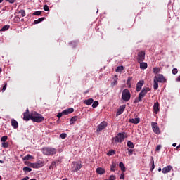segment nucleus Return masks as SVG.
<instances>
[{"mask_svg": "<svg viewBox=\"0 0 180 180\" xmlns=\"http://www.w3.org/2000/svg\"><path fill=\"white\" fill-rule=\"evenodd\" d=\"M176 148V150H179V148H180V145L177 146V147Z\"/></svg>", "mask_w": 180, "mask_h": 180, "instance_id": "13d9d810", "label": "nucleus"}, {"mask_svg": "<svg viewBox=\"0 0 180 180\" xmlns=\"http://www.w3.org/2000/svg\"><path fill=\"white\" fill-rule=\"evenodd\" d=\"M119 167L120 168H121V171H122V172H126V167L124 166V164H123V162H120L119 164Z\"/></svg>", "mask_w": 180, "mask_h": 180, "instance_id": "b1692460", "label": "nucleus"}, {"mask_svg": "<svg viewBox=\"0 0 180 180\" xmlns=\"http://www.w3.org/2000/svg\"><path fill=\"white\" fill-rule=\"evenodd\" d=\"M8 140V136H4L1 138V142L5 143Z\"/></svg>", "mask_w": 180, "mask_h": 180, "instance_id": "72a5a7b5", "label": "nucleus"}, {"mask_svg": "<svg viewBox=\"0 0 180 180\" xmlns=\"http://www.w3.org/2000/svg\"><path fill=\"white\" fill-rule=\"evenodd\" d=\"M85 94H88V91H86Z\"/></svg>", "mask_w": 180, "mask_h": 180, "instance_id": "338daca9", "label": "nucleus"}, {"mask_svg": "<svg viewBox=\"0 0 180 180\" xmlns=\"http://www.w3.org/2000/svg\"><path fill=\"white\" fill-rule=\"evenodd\" d=\"M63 115H65L64 113H63V111L61 112H58V115H57V117L58 119H60V117H63Z\"/></svg>", "mask_w": 180, "mask_h": 180, "instance_id": "49530a36", "label": "nucleus"}, {"mask_svg": "<svg viewBox=\"0 0 180 180\" xmlns=\"http://www.w3.org/2000/svg\"><path fill=\"white\" fill-rule=\"evenodd\" d=\"M29 160H33L32 155H27L23 158V161H29Z\"/></svg>", "mask_w": 180, "mask_h": 180, "instance_id": "a878e982", "label": "nucleus"}, {"mask_svg": "<svg viewBox=\"0 0 180 180\" xmlns=\"http://www.w3.org/2000/svg\"><path fill=\"white\" fill-rule=\"evenodd\" d=\"M173 147H176V143H173Z\"/></svg>", "mask_w": 180, "mask_h": 180, "instance_id": "bf43d9fd", "label": "nucleus"}, {"mask_svg": "<svg viewBox=\"0 0 180 180\" xmlns=\"http://www.w3.org/2000/svg\"><path fill=\"white\" fill-rule=\"evenodd\" d=\"M152 166L150 168V171H154V168H155V165L154 164V158L152 157Z\"/></svg>", "mask_w": 180, "mask_h": 180, "instance_id": "c9c22d12", "label": "nucleus"}, {"mask_svg": "<svg viewBox=\"0 0 180 180\" xmlns=\"http://www.w3.org/2000/svg\"><path fill=\"white\" fill-rule=\"evenodd\" d=\"M1 146L4 148H8V147H9V143L8 142H3L1 143Z\"/></svg>", "mask_w": 180, "mask_h": 180, "instance_id": "2f4dec72", "label": "nucleus"}, {"mask_svg": "<svg viewBox=\"0 0 180 180\" xmlns=\"http://www.w3.org/2000/svg\"><path fill=\"white\" fill-rule=\"evenodd\" d=\"M98 105H99L98 101H94V102H93L92 108H98Z\"/></svg>", "mask_w": 180, "mask_h": 180, "instance_id": "58836bf2", "label": "nucleus"}, {"mask_svg": "<svg viewBox=\"0 0 180 180\" xmlns=\"http://www.w3.org/2000/svg\"><path fill=\"white\" fill-rule=\"evenodd\" d=\"M78 120V117L77 116H74L70 120V124H74L75 122Z\"/></svg>", "mask_w": 180, "mask_h": 180, "instance_id": "5701e85b", "label": "nucleus"}, {"mask_svg": "<svg viewBox=\"0 0 180 180\" xmlns=\"http://www.w3.org/2000/svg\"><path fill=\"white\" fill-rule=\"evenodd\" d=\"M144 85V81L141 80L136 84V92H140L141 91V88H143V86Z\"/></svg>", "mask_w": 180, "mask_h": 180, "instance_id": "ddd939ff", "label": "nucleus"}, {"mask_svg": "<svg viewBox=\"0 0 180 180\" xmlns=\"http://www.w3.org/2000/svg\"><path fill=\"white\" fill-rule=\"evenodd\" d=\"M153 112L154 113H155V115H157L160 112V103L158 102L154 103Z\"/></svg>", "mask_w": 180, "mask_h": 180, "instance_id": "2eb2a0df", "label": "nucleus"}, {"mask_svg": "<svg viewBox=\"0 0 180 180\" xmlns=\"http://www.w3.org/2000/svg\"><path fill=\"white\" fill-rule=\"evenodd\" d=\"M172 72L174 75H176V74H178V69L176 68H173Z\"/></svg>", "mask_w": 180, "mask_h": 180, "instance_id": "79ce46f5", "label": "nucleus"}, {"mask_svg": "<svg viewBox=\"0 0 180 180\" xmlns=\"http://www.w3.org/2000/svg\"><path fill=\"white\" fill-rule=\"evenodd\" d=\"M139 64H140L141 70H147V67H148V65H147V63L141 62V63H139Z\"/></svg>", "mask_w": 180, "mask_h": 180, "instance_id": "412c9836", "label": "nucleus"}, {"mask_svg": "<svg viewBox=\"0 0 180 180\" xmlns=\"http://www.w3.org/2000/svg\"><path fill=\"white\" fill-rule=\"evenodd\" d=\"M19 13H20L21 16H22V18H25V16H26V12L25 11V10H20L19 11Z\"/></svg>", "mask_w": 180, "mask_h": 180, "instance_id": "e433bc0d", "label": "nucleus"}, {"mask_svg": "<svg viewBox=\"0 0 180 180\" xmlns=\"http://www.w3.org/2000/svg\"><path fill=\"white\" fill-rule=\"evenodd\" d=\"M72 43L75 44V41L71 42L70 44H72Z\"/></svg>", "mask_w": 180, "mask_h": 180, "instance_id": "e2e57ef3", "label": "nucleus"}, {"mask_svg": "<svg viewBox=\"0 0 180 180\" xmlns=\"http://www.w3.org/2000/svg\"><path fill=\"white\" fill-rule=\"evenodd\" d=\"M57 166L56 165V162H52L51 164L49 166V169H53L54 168H56Z\"/></svg>", "mask_w": 180, "mask_h": 180, "instance_id": "473e14b6", "label": "nucleus"}, {"mask_svg": "<svg viewBox=\"0 0 180 180\" xmlns=\"http://www.w3.org/2000/svg\"><path fill=\"white\" fill-rule=\"evenodd\" d=\"M41 152L44 155L49 157L50 155H54L57 154V149L53 147H44L41 149Z\"/></svg>", "mask_w": 180, "mask_h": 180, "instance_id": "f03ea898", "label": "nucleus"}, {"mask_svg": "<svg viewBox=\"0 0 180 180\" xmlns=\"http://www.w3.org/2000/svg\"><path fill=\"white\" fill-rule=\"evenodd\" d=\"M74 112V109L72 108H68L63 111L64 115H70Z\"/></svg>", "mask_w": 180, "mask_h": 180, "instance_id": "aec40b11", "label": "nucleus"}, {"mask_svg": "<svg viewBox=\"0 0 180 180\" xmlns=\"http://www.w3.org/2000/svg\"><path fill=\"white\" fill-rule=\"evenodd\" d=\"M6 86H8V83L5 82L4 86L1 89L2 92H5V91H6Z\"/></svg>", "mask_w": 180, "mask_h": 180, "instance_id": "a19ab883", "label": "nucleus"}, {"mask_svg": "<svg viewBox=\"0 0 180 180\" xmlns=\"http://www.w3.org/2000/svg\"><path fill=\"white\" fill-rule=\"evenodd\" d=\"M158 172H161V167H160V168L158 169Z\"/></svg>", "mask_w": 180, "mask_h": 180, "instance_id": "052dcab7", "label": "nucleus"}, {"mask_svg": "<svg viewBox=\"0 0 180 180\" xmlns=\"http://www.w3.org/2000/svg\"><path fill=\"white\" fill-rule=\"evenodd\" d=\"M84 103L87 106H91L92 103H94V99L93 98H89L87 100H85Z\"/></svg>", "mask_w": 180, "mask_h": 180, "instance_id": "4be33fe9", "label": "nucleus"}, {"mask_svg": "<svg viewBox=\"0 0 180 180\" xmlns=\"http://www.w3.org/2000/svg\"><path fill=\"white\" fill-rule=\"evenodd\" d=\"M115 154H116V151L115 150H110V151L108 152L107 155H115Z\"/></svg>", "mask_w": 180, "mask_h": 180, "instance_id": "c756f323", "label": "nucleus"}, {"mask_svg": "<svg viewBox=\"0 0 180 180\" xmlns=\"http://www.w3.org/2000/svg\"><path fill=\"white\" fill-rule=\"evenodd\" d=\"M53 162H55V165L57 167V165H60V163L61 162V160H58L53 161Z\"/></svg>", "mask_w": 180, "mask_h": 180, "instance_id": "de8ad7c7", "label": "nucleus"}, {"mask_svg": "<svg viewBox=\"0 0 180 180\" xmlns=\"http://www.w3.org/2000/svg\"><path fill=\"white\" fill-rule=\"evenodd\" d=\"M34 16H40V15H41V11H35L33 13Z\"/></svg>", "mask_w": 180, "mask_h": 180, "instance_id": "ea45409f", "label": "nucleus"}, {"mask_svg": "<svg viewBox=\"0 0 180 180\" xmlns=\"http://www.w3.org/2000/svg\"><path fill=\"white\" fill-rule=\"evenodd\" d=\"M2 72V68H0V73Z\"/></svg>", "mask_w": 180, "mask_h": 180, "instance_id": "680f3d73", "label": "nucleus"}, {"mask_svg": "<svg viewBox=\"0 0 180 180\" xmlns=\"http://www.w3.org/2000/svg\"><path fill=\"white\" fill-rule=\"evenodd\" d=\"M130 81H131V77H129V79L127 80V84H129V82H130Z\"/></svg>", "mask_w": 180, "mask_h": 180, "instance_id": "4d7b16f0", "label": "nucleus"}, {"mask_svg": "<svg viewBox=\"0 0 180 180\" xmlns=\"http://www.w3.org/2000/svg\"><path fill=\"white\" fill-rule=\"evenodd\" d=\"M124 109H126V105H122L120 106V108L117 110V116H120L123 112H124Z\"/></svg>", "mask_w": 180, "mask_h": 180, "instance_id": "4468645a", "label": "nucleus"}, {"mask_svg": "<svg viewBox=\"0 0 180 180\" xmlns=\"http://www.w3.org/2000/svg\"><path fill=\"white\" fill-rule=\"evenodd\" d=\"M63 180H68V179H63Z\"/></svg>", "mask_w": 180, "mask_h": 180, "instance_id": "69168bd1", "label": "nucleus"}, {"mask_svg": "<svg viewBox=\"0 0 180 180\" xmlns=\"http://www.w3.org/2000/svg\"><path fill=\"white\" fill-rule=\"evenodd\" d=\"M116 179V176L115 175H111L109 178V180H115Z\"/></svg>", "mask_w": 180, "mask_h": 180, "instance_id": "8fccbe9b", "label": "nucleus"}, {"mask_svg": "<svg viewBox=\"0 0 180 180\" xmlns=\"http://www.w3.org/2000/svg\"><path fill=\"white\" fill-rule=\"evenodd\" d=\"M7 2H10V4H13L15 2V0H6Z\"/></svg>", "mask_w": 180, "mask_h": 180, "instance_id": "5fc2aeb1", "label": "nucleus"}, {"mask_svg": "<svg viewBox=\"0 0 180 180\" xmlns=\"http://www.w3.org/2000/svg\"><path fill=\"white\" fill-rule=\"evenodd\" d=\"M96 172L98 174V175H103V174H105V172H106L105 169H103L102 167H98L96 169Z\"/></svg>", "mask_w": 180, "mask_h": 180, "instance_id": "a211bd4d", "label": "nucleus"}, {"mask_svg": "<svg viewBox=\"0 0 180 180\" xmlns=\"http://www.w3.org/2000/svg\"><path fill=\"white\" fill-rule=\"evenodd\" d=\"M106 127H108V122L106 121L102 122L97 127V129H96L97 133H101V131H102V130H105Z\"/></svg>", "mask_w": 180, "mask_h": 180, "instance_id": "0eeeda50", "label": "nucleus"}, {"mask_svg": "<svg viewBox=\"0 0 180 180\" xmlns=\"http://www.w3.org/2000/svg\"><path fill=\"white\" fill-rule=\"evenodd\" d=\"M127 147H129V148H134V143H133V142L128 141L127 143Z\"/></svg>", "mask_w": 180, "mask_h": 180, "instance_id": "bb28decb", "label": "nucleus"}, {"mask_svg": "<svg viewBox=\"0 0 180 180\" xmlns=\"http://www.w3.org/2000/svg\"><path fill=\"white\" fill-rule=\"evenodd\" d=\"M111 85H113V86L117 85V80H114V82H112L111 83Z\"/></svg>", "mask_w": 180, "mask_h": 180, "instance_id": "864d4df0", "label": "nucleus"}, {"mask_svg": "<svg viewBox=\"0 0 180 180\" xmlns=\"http://www.w3.org/2000/svg\"><path fill=\"white\" fill-rule=\"evenodd\" d=\"M161 150V145H158L156 147L155 151H160Z\"/></svg>", "mask_w": 180, "mask_h": 180, "instance_id": "3c124183", "label": "nucleus"}, {"mask_svg": "<svg viewBox=\"0 0 180 180\" xmlns=\"http://www.w3.org/2000/svg\"><path fill=\"white\" fill-rule=\"evenodd\" d=\"M130 98H131V94H130V91H129L127 89H125L123 90L122 94V99L124 102H129L130 101Z\"/></svg>", "mask_w": 180, "mask_h": 180, "instance_id": "39448f33", "label": "nucleus"}, {"mask_svg": "<svg viewBox=\"0 0 180 180\" xmlns=\"http://www.w3.org/2000/svg\"><path fill=\"white\" fill-rule=\"evenodd\" d=\"M46 20V18L45 17H42V18H39L38 20H35L34 21V23L35 25H37V24L40 23V22H43V20Z\"/></svg>", "mask_w": 180, "mask_h": 180, "instance_id": "393cba45", "label": "nucleus"}, {"mask_svg": "<svg viewBox=\"0 0 180 180\" xmlns=\"http://www.w3.org/2000/svg\"><path fill=\"white\" fill-rule=\"evenodd\" d=\"M8 29H9V26H8V25H4V26L0 30V32H5V31L8 30Z\"/></svg>", "mask_w": 180, "mask_h": 180, "instance_id": "f704fd0d", "label": "nucleus"}, {"mask_svg": "<svg viewBox=\"0 0 180 180\" xmlns=\"http://www.w3.org/2000/svg\"><path fill=\"white\" fill-rule=\"evenodd\" d=\"M0 162H2V160H0Z\"/></svg>", "mask_w": 180, "mask_h": 180, "instance_id": "774afa93", "label": "nucleus"}, {"mask_svg": "<svg viewBox=\"0 0 180 180\" xmlns=\"http://www.w3.org/2000/svg\"><path fill=\"white\" fill-rule=\"evenodd\" d=\"M60 139H67V134H65V133H62V134L60 135Z\"/></svg>", "mask_w": 180, "mask_h": 180, "instance_id": "c03bdc74", "label": "nucleus"}, {"mask_svg": "<svg viewBox=\"0 0 180 180\" xmlns=\"http://www.w3.org/2000/svg\"><path fill=\"white\" fill-rule=\"evenodd\" d=\"M151 126L153 131L155 133V134H160L161 133V131H160V127H158V124L157 122H152Z\"/></svg>", "mask_w": 180, "mask_h": 180, "instance_id": "1a4fd4ad", "label": "nucleus"}, {"mask_svg": "<svg viewBox=\"0 0 180 180\" xmlns=\"http://www.w3.org/2000/svg\"><path fill=\"white\" fill-rule=\"evenodd\" d=\"M32 116V113L29 112V109L27 108L26 112L23 113V120L26 122H29Z\"/></svg>", "mask_w": 180, "mask_h": 180, "instance_id": "9b49d317", "label": "nucleus"}, {"mask_svg": "<svg viewBox=\"0 0 180 180\" xmlns=\"http://www.w3.org/2000/svg\"><path fill=\"white\" fill-rule=\"evenodd\" d=\"M73 172H77L82 168V164L79 162H75L73 163Z\"/></svg>", "mask_w": 180, "mask_h": 180, "instance_id": "9d476101", "label": "nucleus"}, {"mask_svg": "<svg viewBox=\"0 0 180 180\" xmlns=\"http://www.w3.org/2000/svg\"><path fill=\"white\" fill-rule=\"evenodd\" d=\"M1 2H4V0H0V4H1Z\"/></svg>", "mask_w": 180, "mask_h": 180, "instance_id": "0e129e2a", "label": "nucleus"}, {"mask_svg": "<svg viewBox=\"0 0 180 180\" xmlns=\"http://www.w3.org/2000/svg\"><path fill=\"white\" fill-rule=\"evenodd\" d=\"M24 164H25V165H27V167H32V162H29V161H27V160H26L25 162H24Z\"/></svg>", "mask_w": 180, "mask_h": 180, "instance_id": "a18cd8bd", "label": "nucleus"}, {"mask_svg": "<svg viewBox=\"0 0 180 180\" xmlns=\"http://www.w3.org/2000/svg\"><path fill=\"white\" fill-rule=\"evenodd\" d=\"M110 171H112V172H115V171H116V164L115 162H113L110 166Z\"/></svg>", "mask_w": 180, "mask_h": 180, "instance_id": "c85d7f7f", "label": "nucleus"}, {"mask_svg": "<svg viewBox=\"0 0 180 180\" xmlns=\"http://www.w3.org/2000/svg\"><path fill=\"white\" fill-rule=\"evenodd\" d=\"M148 92H150V87L143 88V89L139 94V97L135 99L134 103L141 102L143 101V98H144V96H146V95H147Z\"/></svg>", "mask_w": 180, "mask_h": 180, "instance_id": "20e7f679", "label": "nucleus"}, {"mask_svg": "<svg viewBox=\"0 0 180 180\" xmlns=\"http://www.w3.org/2000/svg\"><path fill=\"white\" fill-rule=\"evenodd\" d=\"M172 169V166L168 165L167 167H165L162 169V174H168V172H171Z\"/></svg>", "mask_w": 180, "mask_h": 180, "instance_id": "dca6fc26", "label": "nucleus"}, {"mask_svg": "<svg viewBox=\"0 0 180 180\" xmlns=\"http://www.w3.org/2000/svg\"><path fill=\"white\" fill-rule=\"evenodd\" d=\"M158 82L165 84V82H167V79H165L164 75L161 74H158V75L155 76L153 79V88L155 91H157L158 89Z\"/></svg>", "mask_w": 180, "mask_h": 180, "instance_id": "f257e3e1", "label": "nucleus"}, {"mask_svg": "<svg viewBox=\"0 0 180 180\" xmlns=\"http://www.w3.org/2000/svg\"><path fill=\"white\" fill-rule=\"evenodd\" d=\"M123 70H124V68L123 66H118L115 71L116 72H122V71H123Z\"/></svg>", "mask_w": 180, "mask_h": 180, "instance_id": "cd10ccee", "label": "nucleus"}, {"mask_svg": "<svg viewBox=\"0 0 180 180\" xmlns=\"http://www.w3.org/2000/svg\"><path fill=\"white\" fill-rule=\"evenodd\" d=\"M22 170L24 172H32V169L30 167H25Z\"/></svg>", "mask_w": 180, "mask_h": 180, "instance_id": "7c9ffc66", "label": "nucleus"}, {"mask_svg": "<svg viewBox=\"0 0 180 180\" xmlns=\"http://www.w3.org/2000/svg\"><path fill=\"white\" fill-rule=\"evenodd\" d=\"M126 136L124 133H119L115 137L112 138V141L115 143H123Z\"/></svg>", "mask_w": 180, "mask_h": 180, "instance_id": "423d86ee", "label": "nucleus"}, {"mask_svg": "<svg viewBox=\"0 0 180 180\" xmlns=\"http://www.w3.org/2000/svg\"><path fill=\"white\" fill-rule=\"evenodd\" d=\"M146 60V52L141 51L138 53L137 61L138 63H143Z\"/></svg>", "mask_w": 180, "mask_h": 180, "instance_id": "6e6552de", "label": "nucleus"}, {"mask_svg": "<svg viewBox=\"0 0 180 180\" xmlns=\"http://www.w3.org/2000/svg\"><path fill=\"white\" fill-rule=\"evenodd\" d=\"M129 123H133L134 124H139L140 123V118H135V119H129Z\"/></svg>", "mask_w": 180, "mask_h": 180, "instance_id": "6ab92c4d", "label": "nucleus"}, {"mask_svg": "<svg viewBox=\"0 0 180 180\" xmlns=\"http://www.w3.org/2000/svg\"><path fill=\"white\" fill-rule=\"evenodd\" d=\"M120 179H124V173H122Z\"/></svg>", "mask_w": 180, "mask_h": 180, "instance_id": "603ef678", "label": "nucleus"}, {"mask_svg": "<svg viewBox=\"0 0 180 180\" xmlns=\"http://www.w3.org/2000/svg\"><path fill=\"white\" fill-rule=\"evenodd\" d=\"M44 163L42 161H38L36 163H32L31 165V168H41V167H43Z\"/></svg>", "mask_w": 180, "mask_h": 180, "instance_id": "f8f14e48", "label": "nucleus"}, {"mask_svg": "<svg viewBox=\"0 0 180 180\" xmlns=\"http://www.w3.org/2000/svg\"><path fill=\"white\" fill-rule=\"evenodd\" d=\"M11 126L13 129H16L19 127V123L15 119H11Z\"/></svg>", "mask_w": 180, "mask_h": 180, "instance_id": "f3484780", "label": "nucleus"}, {"mask_svg": "<svg viewBox=\"0 0 180 180\" xmlns=\"http://www.w3.org/2000/svg\"><path fill=\"white\" fill-rule=\"evenodd\" d=\"M176 81H177L178 82H180V75L176 79Z\"/></svg>", "mask_w": 180, "mask_h": 180, "instance_id": "6e6d98bb", "label": "nucleus"}, {"mask_svg": "<svg viewBox=\"0 0 180 180\" xmlns=\"http://www.w3.org/2000/svg\"><path fill=\"white\" fill-rule=\"evenodd\" d=\"M44 10L46 12H49V11H50V8H49V6H47V4L44 5Z\"/></svg>", "mask_w": 180, "mask_h": 180, "instance_id": "37998d69", "label": "nucleus"}, {"mask_svg": "<svg viewBox=\"0 0 180 180\" xmlns=\"http://www.w3.org/2000/svg\"><path fill=\"white\" fill-rule=\"evenodd\" d=\"M160 72V68H153V74H158Z\"/></svg>", "mask_w": 180, "mask_h": 180, "instance_id": "4c0bfd02", "label": "nucleus"}, {"mask_svg": "<svg viewBox=\"0 0 180 180\" xmlns=\"http://www.w3.org/2000/svg\"><path fill=\"white\" fill-rule=\"evenodd\" d=\"M31 120L32 122H35L37 123H41L44 120V117L41 116V114L37 113L36 111H32L31 112Z\"/></svg>", "mask_w": 180, "mask_h": 180, "instance_id": "7ed1b4c3", "label": "nucleus"}, {"mask_svg": "<svg viewBox=\"0 0 180 180\" xmlns=\"http://www.w3.org/2000/svg\"><path fill=\"white\" fill-rule=\"evenodd\" d=\"M133 149H129V150H128V154H129V155H133Z\"/></svg>", "mask_w": 180, "mask_h": 180, "instance_id": "09e8293b", "label": "nucleus"}]
</instances>
